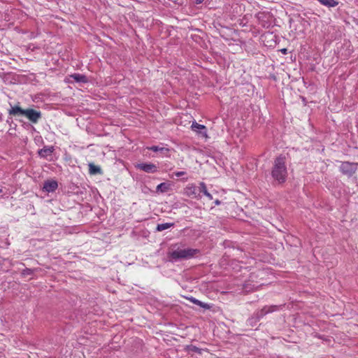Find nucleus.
<instances>
[{"label":"nucleus","mask_w":358,"mask_h":358,"mask_svg":"<svg viewBox=\"0 0 358 358\" xmlns=\"http://www.w3.org/2000/svg\"><path fill=\"white\" fill-rule=\"evenodd\" d=\"M171 247V250L167 253V257L169 261L172 263L192 259L201 252L199 249L184 248L180 247L178 244L173 245Z\"/></svg>","instance_id":"f257e3e1"},{"label":"nucleus","mask_w":358,"mask_h":358,"mask_svg":"<svg viewBox=\"0 0 358 358\" xmlns=\"http://www.w3.org/2000/svg\"><path fill=\"white\" fill-rule=\"evenodd\" d=\"M271 175L273 181L278 185L286 182L288 172L286 166V158L284 155H280L274 159Z\"/></svg>","instance_id":"f03ea898"},{"label":"nucleus","mask_w":358,"mask_h":358,"mask_svg":"<svg viewBox=\"0 0 358 358\" xmlns=\"http://www.w3.org/2000/svg\"><path fill=\"white\" fill-rule=\"evenodd\" d=\"M280 306L272 305L265 306L261 310L255 312L247 320L246 324L250 327H254L257 325V322L266 315L277 311L279 310Z\"/></svg>","instance_id":"7ed1b4c3"},{"label":"nucleus","mask_w":358,"mask_h":358,"mask_svg":"<svg viewBox=\"0 0 358 358\" xmlns=\"http://www.w3.org/2000/svg\"><path fill=\"white\" fill-rule=\"evenodd\" d=\"M357 163L350 162H342L340 166L339 171L345 176L350 178L357 170Z\"/></svg>","instance_id":"20e7f679"},{"label":"nucleus","mask_w":358,"mask_h":358,"mask_svg":"<svg viewBox=\"0 0 358 358\" xmlns=\"http://www.w3.org/2000/svg\"><path fill=\"white\" fill-rule=\"evenodd\" d=\"M184 195L196 199H200L201 195L200 194V185L196 187L194 184H189L183 189Z\"/></svg>","instance_id":"39448f33"},{"label":"nucleus","mask_w":358,"mask_h":358,"mask_svg":"<svg viewBox=\"0 0 358 358\" xmlns=\"http://www.w3.org/2000/svg\"><path fill=\"white\" fill-rule=\"evenodd\" d=\"M10 108L8 109V113L10 116L14 117H22L24 115L25 109L21 107L20 102L15 104L9 103Z\"/></svg>","instance_id":"423d86ee"},{"label":"nucleus","mask_w":358,"mask_h":358,"mask_svg":"<svg viewBox=\"0 0 358 358\" xmlns=\"http://www.w3.org/2000/svg\"><path fill=\"white\" fill-rule=\"evenodd\" d=\"M24 117H26L31 122L36 124L41 118L42 114L39 110L28 108L25 109Z\"/></svg>","instance_id":"0eeeda50"},{"label":"nucleus","mask_w":358,"mask_h":358,"mask_svg":"<svg viewBox=\"0 0 358 358\" xmlns=\"http://www.w3.org/2000/svg\"><path fill=\"white\" fill-rule=\"evenodd\" d=\"M135 168L148 173H155L158 171V166L151 162L136 164Z\"/></svg>","instance_id":"6e6552de"},{"label":"nucleus","mask_w":358,"mask_h":358,"mask_svg":"<svg viewBox=\"0 0 358 358\" xmlns=\"http://www.w3.org/2000/svg\"><path fill=\"white\" fill-rule=\"evenodd\" d=\"M191 129L195 131L199 136L202 138H207V128L205 125L200 124L196 121H194L192 124Z\"/></svg>","instance_id":"1a4fd4ad"},{"label":"nucleus","mask_w":358,"mask_h":358,"mask_svg":"<svg viewBox=\"0 0 358 358\" xmlns=\"http://www.w3.org/2000/svg\"><path fill=\"white\" fill-rule=\"evenodd\" d=\"M58 187V183L55 180H47L43 183V189L47 192H54Z\"/></svg>","instance_id":"9d476101"},{"label":"nucleus","mask_w":358,"mask_h":358,"mask_svg":"<svg viewBox=\"0 0 358 358\" xmlns=\"http://www.w3.org/2000/svg\"><path fill=\"white\" fill-rule=\"evenodd\" d=\"M171 189V182H164L159 184L156 187L157 193H165Z\"/></svg>","instance_id":"9b49d317"},{"label":"nucleus","mask_w":358,"mask_h":358,"mask_svg":"<svg viewBox=\"0 0 358 358\" xmlns=\"http://www.w3.org/2000/svg\"><path fill=\"white\" fill-rule=\"evenodd\" d=\"M55 149L53 146H44L42 149L38 151V154L41 157L46 158L48 156L51 155Z\"/></svg>","instance_id":"f8f14e48"},{"label":"nucleus","mask_w":358,"mask_h":358,"mask_svg":"<svg viewBox=\"0 0 358 358\" xmlns=\"http://www.w3.org/2000/svg\"><path fill=\"white\" fill-rule=\"evenodd\" d=\"M70 77L78 83H87L89 81L87 77L83 74L73 73Z\"/></svg>","instance_id":"ddd939ff"},{"label":"nucleus","mask_w":358,"mask_h":358,"mask_svg":"<svg viewBox=\"0 0 358 358\" xmlns=\"http://www.w3.org/2000/svg\"><path fill=\"white\" fill-rule=\"evenodd\" d=\"M188 300L189 301H191L192 303L199 306L200 307H201L204 309H210L212 308V306H210L206 303L202 302L192 296L188 298Z\"/></svg>","instance_id":"4468645a"},{"label":"nucleus","mask_w":358,"mask_h":358,"mask_svg":"<svg viewBox=\"0 0 358 358\" xmlns=\"http://www.w3.org/2000/svg\"><path fill=\"white\" fill-rule=\"evenodd\" d=\"M89 173L91 175L102 174V170L100 166L94 165L93 163L89 164Z\"/></svg>","instance_id":"2eb2a0df"},{"label":"nucleus","mask_w":358,"mask_h":358,"mask_svg":"<svg viewBox=\"0 0 358 358\" xmlns=\"http://www.w3.org/2000/svg\"><path fill=\"white\" fill-rule=\"evenodd\" d=\"M148 150H152L153 152H160L165 156H168V153L169 152V149L164 147H159L157 145H152L151 147L148 148Z\"/></svg>","instance_id":"dca6fc26"},{"label":"nucleus","mask_w":358,"mask_h":358,"mask_svg":"<svg viewBox=\"0 0 358 358\" xmlns=\"http://www.w3.org/2000/svg\"><path fill=\"white\" fill-rule=\"evenodd\" d=\"M322 5L327 8L336 7L339 4V2L336 0H317Z\"/></svg>","instance_id":"f3484780"},{"label":"nucleus","mask_w":358,"mask_h":358,"mask_svg":"<svg viewBox=\"0 0 358 358\" xmlns=\"http://www.w3.org/2000/svg\"><path fill=\"white\" fill-rule=\"evenodd\" d=\"M200 194L202 193L203 195L206 196L209 200H212L213 199V195L208 192L206 185L203 182H200Z\"/></svg>","instance_id":"a211bd4d"},{"label":"nucleus","mask_w":358,"mask_h":358,"mask_svg":"<svg viewBox=\"0 0 358 358\" xmlns=\"http://www.w3.org/2000/svg\"><path fill=\"white\" fill-rule=\"evenodd\" d=\"M174 225V223H162V224H158L156 227L157 231H162L164 230L168 229L170 227H173Z\"/></svg>","instance_id":"6ab92c4d"},{"label":"nucleus","mask_w":358,"mask_h":358,"mask_svg":"<svg viewBox=\"0 0 358 358\" xmlns=\"http://www.w3.org/2000/svg\"><path fill=\"white\" fill-rule=\"evenodd\" d=\"M6 123L9 125V134L12 135L13 133L11 132L12 129L16 130L17 124L14 123L13 120V117L9 116L8 117L6 120Z\"/></svg>","instance_id":"aec40b11"},{"label":"nucleus","mask_w":358,"mask_h":358,"mask_svg":"<svg viewBox=\"0 0 358 358\" xmlns=\"http://www.w3.org/2000/svg\"><path fill=\"white\" fill-rule=\"evenodd\" d=\"M186 350L188 352H196V353H199V354L201 353V349L199 348L198 347H196L195 345H187L186 347Z\"/></svg>","instance_id":"412c9836"},{"label":"nucleus","mask_w":358,"mask_h":358,"mask_svg":"<svg viewBox=\"0 0 358 358\" xmlns=\"http://www.w3.org/2000/svg\"><path fill=\"white\" fill-rule=\"evenodd\" d=\"M36 269L26 268L23 269L22 271L21 272V275L22 277H26L27 275H33Z\"/></svg>","instance_id":"4be33fe9"},{"label":"nucleus","mask_w":358,"mask_h":358,"mask_svg":"<svg viewBox=\"0 0 358 358\" xmlns=\"http://www.w3.org/2000/svg\"><path fill=\"white\" fill-rule=\"evenodd\" d=\"M186 174L185 171H177L174 172L171 176V178L173 177V176H176V177H180Z\"/></svg>","instance_id":"5701e85b"},{"label":"nucleus","mask_w":358,"mask_h":358,"mask_svg":"<svg viewBox=\"0 0 358 358\" xmlns=\"http://www.w3.org/2000/svg\"><path fill=\"white\" fill-rule=\"evenodd\" d=\"M268 78L270 79L273 80H275V81L277 80L276 76L275 74H273V73L270 74Z\"/></svg>","instance_id":"b1692460"},{"label":"nucleus","mask_w":358,"mask_h":358,"mask_svg":"<svg viewBox=\"0 0 358 358\" xmlns=\"http://www.w3.org/2000/svg\"><path fill=\"white\" fill-rule=\"evenodd\" d=\"M280 52L284 54V55H287V48H282L280 50Z\"/></svg>","instance_id":"393cba45"},{"label":"nucleus","mask_w":358,"mask_h":358,"mask_svg":"<svg viewBox=\"0 0 358 358\" xmlns=\"http://www.w3.org/2000/svg\"><path fill=\"white\" fill-rule=\"evenodd\" d=\"M221 203H222V202H221V201H220L219 199H216V200L214 201V203H215V205H216V206H219V205H220V204H221Z\"/></svg>","instance_id":"a878e982"},{"label":"nucleus","mask_w":358,"mask_h":358,"mask_svg":"<svg viewBox=\"0 0 358 358\" xmlns=\"http://www.w3.org/2000/svg\"><path fill=\"white\" fill-rule=\"evenodd\" d=\"M203 1L204 0H194V3L196 4H200V3H203Z\"/></svg>","instance_id":"bb28decb"},{"label":"nucleus","mask_w":358,"mask_h":358,"mask_svg":"<svg viewBox=\"0 0 358 358\" xmlns=\"http://www.w3.org/2000/svg\"><path fill=\"white\" fill-rule=\"evenodd\" d=\"M3 117V115H2V114L0 113V122H1V121H2V120H3V117Z\"/></svg>","instance_id":"cd10ccee"},{"label":"nucleus","mask_w":358,"mask_h":358,"mask_svg":"<svg viewBox=\"0 0 358 358\" xmlns=\"http://www.w3.org/2000/svg\"><path fill=\"white\" fill-rule=\"evenodd\" d=\"M181 180H182L183 182L187 181V178H182V179H181Z\"/></svg>","instance_id":"c85d7f7f"},{"label":"nucleus","mask_w":358,"mask_h":358,"mask_svg":"<svg viewBox=\"0 0 358 358\" xmlns=\"http://www.w3.org/2000/svg\"><path fill=\"white\" fill-rule=\"evenodd\" d=\"M3 192V189L1 188H0V193H1Z\"/></svg>","instance_id":"c756f323"}]
</instances>
